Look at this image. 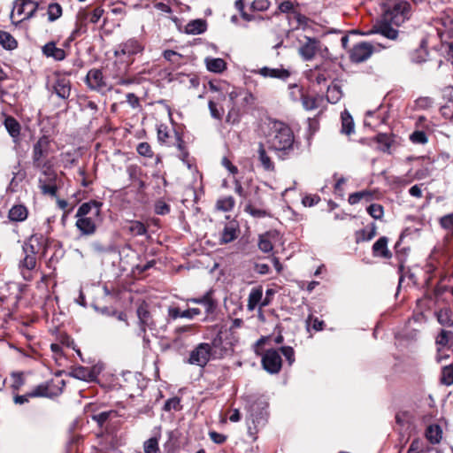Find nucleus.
Here are the masks:
<instances>
[{
	"label": "nucleus",
	"instance_id": "obj_28",
	"mask_svg": "<svg viewBox=\"0 0 453 453\" xmlns=\"http://www.w3.org/2000/svg\"><path fill=\"white\" fill-rule=\"evenodd\" d=\"M263 296L262 288H254L251 289L249 297L247 308L249 311H253L257 305L261 302Z\"/></svg>",
	"mask_w": 453,
	"mask_h": 453
},
{
	"label": "nucleus",
	"instance_id": "obj_3",
	"mask_svg": "<svg viewBox=\"0 0 453 453\" xmlns=\"http://www.w3.org/2000/svg\"><path fill=\"white\" fill-rule=\"evenodd\" d=\"M102 203L92 200L82 203L76 212V227L82 234L91 235L96 230L97 224L101 221Z\"/></svg>",
	"mask_w": 453,
	"mask_h": 453
},
{
	"label": "nucleus",
	"instance_id": "obj_35",
	"mask_svg": "<svg viewBox=\"0 0 453 453\" xmlns=\"http://www.w3.org/2000/svg\"><path fill=\"white\" fill-rule=\"evenodd\" d=\"M0 44L7 50H13L17 47V41L11 34L0 31Z\"/></svg>",
	"mask_w": 453,
	"mask_h": 453
},
{
	"label": "nucleus",
	"instance_id": "obj_20",
	"mask_svg": "<svg viewBox=\"0 0 453 453\" xmlns=\"http://www.w3.org/2000/svg\"><path fill=\"white\" fill-rule=\"evenodd\" d=\"M43 54L48 58H52L55 60L60 61L65 58V52L63 49L56 47L53 42L46 43L42 47Z\"/></svg>",
	"mask_w": 453,
	"mask_h": 453
},
{
	"label": "nucleus",
	"instance_id": "obj_25",
	"mask_svg": "<svg viewBox=\"0 0 453 453\" xmlns=\"http://www.w3.org/2000/svg\"><path fill=\"white\" fill-rule=\"evenodd\" d=\"M8 218L11 221H23L27 218V210L24 205H14L10 209Z\"/></svg>",
	"mask_w": 453,
	"mask_h": 453
},
{
	"label": "nucleus",
	"instance_id": "obj_37",
	"mask_svg": "<svg viewBox=\"0 0 453 453\" xmlns=\"http://www.w3.org/2000/svg\"><path fill=\"white\" fill-rule=\"evenodd\" d=\"M163 57L165 60L177 66L181 65L183 59L181 54L172 50H164Z\"/></svg>",
	"mask_w": 453,
	"mask_h": 453
},
{
	"label": "nucleus",
	"instance_id": "obj_48",
	"mask_svg": "<svg viewBox=\"0 0 453 453\" xmlns=\"http://www.w3.org/2000/svg\"><path fill=\"white\" fill-rule=\"evenodd\" d=\"M367 212L373 219H380L383 217L384 210L380 204L372 203L367 207Z\"/></svg>",
	"mask_w": 453,
	"mask_h": 453
},
{
	"label": "nucleus",
	"instance_id": "obj_40",
	"mask_svg": "<svg viewBox=\"0 0 453 453\" xmlns=\"http://www.w3.org/2000/svg\"><path fill=\"white\" fill-rule=\"evenodd\" d=\"M28 395L31 397H50L49 386L44 383L40 384L28 392Z\"/></svg>",
	"mask_w": 453,
	"mask_h": 453
},
{
	"label": "nucleus",
	"instance_id": "obj_49",
	"mask_svg": "<svg viewBox=\"0 0 453 453\" xmlns=\"http://www.w3.org/2000/svg\"><path fill=\"white\" fill-rule=\"evenodd\" d=\"M39 188L42 192L45 195L56 196L57 194V185L56 181H43L42 183H39Z\"/></svg>",
	"mask_w": 453,
	"mask_h": 453
},
{
	"label": "nucleus",
	"instance_id": "obj_60",
	"mask_svg": "<svg viewBox=\"0 0 453 453\" xmlns=\"http://www.w3.org/2000/svg\"><path fill=\"white\" fill-rule=\"evenodd\" d=\"M164 410L165 411H170L172 410L178 411L180 410V399L178 397H173L168 399L164 405Z\"/></svg>",
	"mask_w": 453,
	"mask_h": 453
},
{
	"label": "nucleus",
	"instance_id": "obj_54",
	"mask_svg": "<svg viewBox=\"0 0 453 453\" xmlns=\"http://www.w3.org/2000/svg\"><path fill=\"white\" fill-rule=\"evenodd\" d=\"M258 248L261 251L268 253L273 250V246L266 235H261L259 237Z\"/></svg>",
	"mask_w": 453,
	"mask_h": 453
},
{
	"label": "nucleus",
	"instance_id": "obj_31",
	"mask_svg": "<svg viewBox=\"0 0 453 453\" xmlns=\"http://www.w3.org/2000/svg\"><path fill=\"white\" fill-rule=\"evenodd\" d=\"M342 133L350 134L354 132V121L350 114L344 111L342 112Z\"/></svg>",
	"mask_w": 453,
	"mask_h": 453
},
{
	"label": "nucleus",
	"instance_id": "obj_38",
	"mask_svg": "<svg viewBox=\"0 0 453 453\" xmlns=\"http://www.w3.org/2000/svg\"><path fill=\"white\" fill-rule=\"evenodd\" d=\"M113 417H116V411H107L92 415V419L95 420L100 427H103L106 421Z\"/></svg>",
	"mask_w": 453,
	"mask_h": 453
},
{
	"label": "nucleus",
	"instance_id": "obj_1",
	"mask_svg": "<svg viewBox=\"0 0 453 453\" xmlns=\"http://www.w3.org/2000/svg\"><path fill=\"white\" fill-rule=\"evenodd\" d=\"M411 17V4L404 0H395L388 4L382 19L364 35L380 34L390 40H395L398 31L392 26L399 27Z\"/></svg>",
	"mask_w": 453,
	"mask_h": 453
},
{
	"label": "nucleus",
	"instance_id": "obj_53",
	"mask_svg": "<svg viewBox=\"0 0 453 453\" xmlns=\"http://www.w3.org/2000/svg\"><path fill=\"white\" fill-rule=\"evenodd\" d=\"M11 376L12 379V388L13 390H19L25 384L23 373L19 372H14L11 374Z\"/></svg>",
	"mask_w": 453,
	"mask_h": 453
},
{
	"label": "nucleus",
	"instance_id": "obj_6",
	"mask_svg": "<svg viewBox=\"0 0 453 453\" xmlns=\"http://www.w3.org/2000/svg\"><path fill=\"white\" fill-rule=\"evenodd\" d=\"M38 5L34 0H16L10 14L12 24L18 25L31 19L36 12Z\"/></svg>",
	"mask_w": 453,
	"mask_h": 453
},
{
	"label": "nucleus",
	"instance_id": "obj_44",
	"mask_svg": "<svg viewBox=\"0 0 453 453\" xmlns=\"http://www.w3.org/2000/svg\"><path fill=\"white\" fill-rule=\"evenodd\" d=\"M144 453H160L158 440L156 437L148 439L143 443Z\"/></svg>",
	"mask_w": 453,
	"mask_h": 453
},
{
	"label": "nucleus",
	"instance_id": "obj_23",
	"mask_svg": "<svg viewBox=\"0 0 453 453\" xmlns=\"http://www.w3.org/2000/svg\"><path fill=\"white\" fill-rule=\"evenodd\" d=\"M257 157L261 163V165L265 171H273L274 164L271 160L270 157L267 155L265 146L261 142L258 143Z\"/></svg>",
	"mask_w": 453,
	"mask_h": 453
},
{
	"label": "nucleus",
	"instance_id": "obj_29",
	"mask_svg": "<svg viewBox=\"0 0 453 453\" xmlns=\"http://www.w3.org/2000/svg\"><path fill=\"white\" fill-rule=\"evenodd\" d=\"M186 33L189 35H200L206 30V22L203 19H195L186 26Z\"/></svg>",
	"mask_w": 453,
	"mask_h": 453
},
{
	"label": "nucleus",
	"instance_id": "obj_59",
	"mask_svg": "<svg viewBox=\"0 0 453 453\" xmlns=\"http://www.w3.org/2000/svg\"><path fill=\"white\" fill-rule=\"evenodd\" d=\"M411 142L418 144H425L427 142V137L423 131H415L410 136Z\"/></svg>",
	"mask_w": 453,
	"mask_h": 453
},
{
	"label": "nucleus",
	"instance_id": "obj_57",
	"mask_svg": "<svg viewBox=\"0 0 453 453\" xmlns=\"http://www.w3.org/2000/svg\"><path fill=\"white\" fill-rule=\"evenodd\" d=\"M139 155L152 157L153 152L151 150L150 145L148 142H140L136 149Z\"/></svg>",
	"mask_w": 453,
	"mask_h": 453
},
{
	"label": "nucleus",
	"instance_id": "obj_30",
	"mask_svg": "<svg viewBox=\"0 0 453 453\" xmlns=\"http://www.w3.org/2000/svg\"><path fill=\"white\" fill-rule=\"evenodd\" d=\"M4 127L8 131L9 134L16 139L19 137L20 134V125L19 123L12 117H7L4 119Z\"/></svg>",
	"mask_w": 453,
	"mask_h": 453
},
{
	"label": "nucleus",
	"instance_id": "obj_9",
	"mask_svg": "<svg viewBox=\"0 0 453 453\" xmlns=\"http://www.w3.org/2000/svg\"><path fill=\"white\" fill-rule=\"evenodd\" d=\"M263 368L271 374L280 372L282 366L281 357L277 349H267L262 357Z\"/></svg>",
	"mask_w": 453,
	"mask_h": 453
},
{
	"label": "nucleus",
	"instance_id": "obj_43",
	"mask_svg": "<svg viewBox=\"0 0 453 453\" xmlns=\"http://www.w3.org/2000/svg\"><path fill=\"white\" fill-rule=\"evenodd\" d=\"M441 382L446 386L453 384V365H446L442 368Z\"/></svg>",
	"mask_w": 453,
	"mask_h": 453
},
{
	"label": "nucleus",
	"instance_id": "obj_33",
	"mask_svg": "<svg viewBox=\"0 0 453 453\" xmlns=\"http://www.w3.org/2000/svg\"><path fill=\"white\" fill-rule=\"evenodd\" d=\"M342 92L340 86L337 84L328 86L326 93V100L328 103L336 104L342 98Z\"/></svg>",
	"mask_w": 453,
	"mask_h": 453
},
{
	"label": "nucleus",
	"instance_id": "obj_41",
	"mask_svg": "<svg viewBox=\"0 0 453 453\" xmlns=\"http://www.w3.org/2000/svg\"><path fill=\"white\" fill-rule=\"evenodd\" d=\"M240 109L239 105H231L228 113L226 117V122L230 125H235L240 121Z\"/></svg>",
	"mask_w": 453,
	"mask_h": 453
},
{
	"label": "nucleus",
	"instance_id": "obj_55",
	"mask_svg": "<svg viewBox=\"0 0 453 453\" xmlns=\"http://www.w3.org/2000/svg\"><path fill=\"white\" fill-rule=\"evenodd\" d=\"M282 355L285 357L289 365H292L295 362V351L290 346H283L280 349Z\"/></svg>",
	"mask_w": 453,
	"mask_h": 453
},
{
	"label": "nucleus",
	"instance_id": "obj_51",
	"mask_svg": "<svg viewBox=\"0 0 453 453\" xmlns=\"http://www.w3.org/2000/svg\"><path fill=\"white\" fill-rule=\"evenodd\" d=\"M377 142L380 146V150L382 151H388L391 146V139L386 134H379L377 135Z\"/></svg>",
	"mask_w": 453,
	"mask_h": 453
},
{
	"label": "nucleus",
	"instance_id": "obj_47",
	"mask_svg": "<svg viewBox=\"0 0 453 453\" xmlns=\"http://www.w3.org/2000/svg\"><path fill=\"white\" fill-rule=\"evenodd\" d=\"M87 32V26L82 22H76L75 28L72 31L70 36L68 37V42H73L78 37L81 36L83 34Z\"/></svg>",
	"mask_w": 453,
	"mask_h": 453
},
{
	"label": "nucleus",
	"instance_id": "obj_11",
	"mask_svg": "<svg viewBox=\"0 0 453 453\" xmlns=\"http://www.w3.org/2000/svg\"><path fill=\"white\" fill-rule=\"evenodd\" d=\"M372 54V46L368 42L356 44L350 51V59L355 63H361L368 59Z\"/></svg>",
	"mask_w": 453,
	"mask_h": 453
},
{
	"label": "nucleus",
	"instance_id": "obj_50",
	"mask_svg": "<svg viewBox=\"0 0 453 453\" xmlns=\"http://www.w3.org/2000/svg\"><path fill=\"white\" fill-rule=\"evenodd\" d=\"M173 138L175 140L176 146H177L178 150L180 152V159L184 163H186L187 162V157L188 156V151H186V150L184 148V142L182 141L180 136L176 132H173Z\"/></svg>",
	"mask_w": 453,
	"mask_h": 453
},
{
	"label": "nucleus",
	"instance_id": "obj_52",
	"mask_svg": "<svg viewBox=\"0 0 453 453\" xmlns=\"http://www.w3.org/2000/svg\"><path fill=\"white\" fill-rule=\"evenodd\" d=\"M307 326H311L315 331H322L324 329V321L319 319L313 315H309L306 319Z\"/></svg>",
	"mask_w": 453,
	"mask_h": 453
},
{
	"label": "nucleus",
	"instance_id": "obj_13",
	"mask_svg": "<svg viewBox=\"0 0 453 453\" xmlns=\"http://www.w3.org/2000/svg\"><path fill=\"white\" fill-rule=\"evenodd\" d=\"M50 140L47 136H42L34 145L33 148V164L39 165L42 163V158L48 154Z\"/></svg>",
	"mask_w": 453,
	"mask_h": 453
},
{
	"label": "nucleus",
	"instance_id": "obj_21",
	"mask_svg": "<svg viewBox=\"0 0 453 453\" xmlns=\"http://www.w3.org/2000/svg\"><path fill=\"white\" fill-rule=\"evenodd\" d=\"M125 229L133 236H141L147 233V227L139 220L127 221Z\"/></svg>",
	"mask_w": 453,
	"mask_h": 453
},
{
	"label": "nucleus",
	"instance_id": "obj_58",
	"mask_svg": "<svg viewBox=\"0 0 453 453\" xmlns=\"http://www.w3.org/2000/svg\"><path fill=\"white\" fill-rule=\"evenodd\" d=\"M171 137L169 131L167 130V127L159 126L157 128V139L162 143H169L168 139Z\"/></svg>",
	"mask_w": 453,
	"mask_h": 453
},
{
	"label": "nucleus",
	"instance_id": "obj_63",
	"mask_svg": "<svg viewBox=\"0 0 453 453\" xmlns=\"http://www.w3.org/2000/svg\"><path fill=\"white\" fill-rule=\"evenodd\" d=\"M170 206L164 201L159 200L155 203V212L158 215H165L169 213Z\"/></svg>",
	"mask_w": 453,
	"mask_h": 453
},
{
	"label": "nucleus",
	"instance_id": "obj_36",
	"mask_svg": "<svg viewBox=\"0 0 453 453\" xmlns=\"http://www.w3.org/2000/svg\"><path fill=\"white\" fill-rule=\"evenodd\" d=\"M235 201L233 196H228L222 197L217 201V209L222 211H230L233 210Z\"/></svg>",
	"mask_w": 453,
	"mask_h": 453
},
{
	"label": "nucleus",
	"instance_id": "obj_32",
	"mask_svg": "<svg viewBox=\"0 0 453 453\" xmlns=\"http://www.w3.org/2000/svg\"><path fill=\"white\" fill-rule=\"evenodd\" d=\"M206 67L210 72L221 73L226 69V62L222 58H206Z\"/></svg>",
	"mask_w": 453,
	"mask_h": 453
},
{
	"label": "nucleus",
	"instance_id": "obj_10",
	"mask_svg": "<svg viewBox=\"0 0 453 453\" xmlns=\"http://www.w3.org/2000/svg\"><path fill=\"white\" fill-rule=\"evenodd\" d=\"M50 95H56L58 98L66 101L71 95L72 85L68 78L57 77L53 82L48 86Z\"/></svg>",
	"mask_w": 453,
	"mask_h": 453
},
{
	"label": "nucleus",
	"instance_id": "obj_61",
	"mask_svg": "<svg viewBox=\"0 0 453 453\" xmlns=\"http://www.w3.org/2000/svg\"><path fill=\"white\" fill-rule=\"evenodd\" d=\"M81 440V437L80 435H73L66 445V451L67 453H76L77 451V444Z\"/></svg>",
	"mask_w": 453,
	"mask_h": 453
},
{
	"label": "nucleus",
	"instance_id": "obj_16",
	"mask_svg": "<svg viewBox=\"0 0 453 453\" xmlns=\"http://www.w3.org/2000/svg\"><path fill=\"white\" fill-rule=\"evenodd\" d=\"M137 316L139 319V325H140V333L139 334H143V342L145 344H148L150 342V340L148 336L146 335V326H150V320H151V317L150 312L148 311L146 306L140 305L137 309Z\"/></svg>",
	"mask_w": 453,
	"mask_h": 453
},
{
	"label": "nucleus",
	"instance_id": "obj_26",
	"mask_svg": "<svg viewBox=\"0 0 453 453\" xmlns=\"http://www.w3.org/2000/svg\"><path fill=\"white\" fill-rule=\"evenodd\" d=\"M237 224L235 222H230L226 225L221 234L220 241L222 243H229L237 237Z\"/></svg>",
	"mask_w": 453,
	"mask_h": 453
},
{
	"label": "nucleus",
	"instance_id": "obj_62",
	"mask_svg": "<svg viewBox=\"0 0 453 453\" xmlns=\"http://www.w3.org/2000/svg\"><path fill=\"white\" fill-rule=\"evenodd\" d=\"M270 2L268 0H254L251 3V9L254 11L263 12L269 8Z\"/></svg>",
	"mask_w": 453,
	"mask_h": 453
},
{
	"label": "nucleus",
	"instance_id": "obj_2",
	"mask_svg": "<svg viewBox=\"0 0 453 453\" xmlns=\"http://www.w3.org/2000/svg\"><path fill=\"white\" fill-rule=\"evenodd\" d=\"M268 142L271 149L275 150L279 157L284 158L294 151L295 137L291 128L280 121L273 123Z\"/></svg>",
	"mask_w": 453,
	"mask_h": 453
},
{
	"label": "nucleus",
	"instance_id": "obj_5",
	"mask_svg": "<svg viewBox=\"0 0 453 453\" xmlns=\"http://www.w3.org/2000/svg\"><path fill=\"white\" fill-rule=\"evenodd\" d=\"M209 85L211 90L217 92L218 96H219L221 100H225L226 96H227L231 105H239V97H241V100L245 104H249L253 100V96L250 93L243 89L235 88L226 81H211Z\"/></svg>",
	"mask_w": 453,
	"mask_h": 453
},
{
	"label": "nucleus",
	"instance_id": "obj_42",
	"mask_svg": "<svg viewBox=\"0 0 453 453\" xmlns=\"http://www.w3.org/2000/svg\"><path fill=\"white\" fill-rule=\"evenodd\" d=\"M289 97L293 102H299L302 100L304 92L303 88L297 84H290L288 86Z\"/></svg>",
	"mask_w": 453,
	"mask_h": 453
},
{
	"label": "nucleus",
	"instance_id": "obj_19",
	"mask_svg": "<svg viewBox=\"0 0 453 453\" xmlns=\"http://www.w3.org/2000/svg\"><path fill=\"white\" fill-rule=\"evenodd\" d=\"M34 166L42 173L39 178V183H42L43 181H56L57 174L49 162H42L39 164V165Z\"/></svg>",
	"mask_w": 453,
	"mask_h": 453
},
{
	"label": "nucleus",
	"instance_id": "obj_7",
	"mask_svg": "<svg viewBox=\"0 0 453 453\" xmlns=\"http://www.w3.org/2000/svg\"><path fill=\"white\" fill-rule=\"evenodd\" d=\"M143 50V45L135 38H130L127 41L118 45L114 50L115 57L119 58H131L133 56L141 53Z\"/></svg>",
	"mask_w": 453,
	"mask_h": 453
},
{
	"label": "nucleus",
	"instance_id": "obj_56",
	"mask_svg": "<svg viewBox=\"0 0 453 453\" xmlns=\"http://www.w3.org/2000/svg\"><path fill=\"white\" fill-rule=\"evenodd\" d=\"M244 211L255 218H263L266 216V211L265 210L253 207L250 202L245 205Z\"/></svg>",
	"mask_w": 453,
	"mask_h": 453
},
{
	"label": "nucleus",
	"instance_id": "obj_22",
	"mask_svg": "<svg viewBox=\"0 0 453 453\" xmlns=\"http://www.w3.org/2000/svg\"><path fill=\"white\" fill-rule=\"evenodd\" d=\"M324 98L321 96H311L306 94L303 95L301 103L306 111H312L320 107Z\"/></svg>",
	"mask_w": 453,
	"mask_h": 453
},
{
	"label": "nucleus",
	"instance_id": "obj_24",
	"mask_svg": "<svg viewBox=\"0 0 453 453\" xmlns=\"http://www.w3.org/2000/svg\"><path fill=\"white\" fill-rule=\"evenodd\" d=\"M221 99L219 98V96H216L214 97H212L211 99L209 100V103H208V108H209V111H210V114L211 116V118H213L214 119H217V120H221L222 118H223V115H224V108L223 107H219V101H220Z\"/></svg>",
	"mask_w": 453,
	"mask_h": 453
},
{
	"label": "nucleus",
	"instance_id": "obj_8",
	"mask_svg": "<svg viewBox=\"0 0 453 453\" xmlns=\"http://www.w3.org/2000/svg\"><path fill=\"white\" fill-rule=\"evenodd\" d=\"M38 242L37 237L31 236L27 242L22 246L23 253L25 255L24 258L20 260L19 266L21 269H27L28 271L33 270L36 265L35 255L37 250L34 246V242Z\"/></svg>",
	"mask_w": 453,
	"mask_h": 453
},
{
	"label": "nucleus",
	"instance_id": "obj_12",
	"mask_svg": "<svg viewBox=\"0 0 453 453\" xmlns=\"http://www.w3.org/2000/svg\"><path fill=\"white\" fill-rule=\"evenodd\" d=\"M319 41L316 38L305 37V42L298 50L300 56L305 61L311 60L319 48Z\"/></svg>",
	"mask_w": 453,
	"mask_h": 453
},
{
	"label": "nucleus",
	"instance_id": "obj_15",
	"mask_svg": "<svg viewBox=\"0 0 453 453\" xmlns=\"http://www.w3.org/2000/svg\"><path fill=\"white\" fill-rule=\"evenodd\" d=\"M86 83L89 88L96 91H102L106 87L104 75L99 69H91L86 76Z\"/></svg>",
	"mask_w": 453,
	"mask_h": 453
},
{
	"label": "nucleus",
	"instance_id": "obj_14",
	"mask_svg": "<svg viewBox=\"0 0 453 453\" xmlns=\"http://www.w3.org/2000/svg\"><path fill=\"white\" fill-rule=\"evenodd\" d=\"M251 73L259 74L264 78L279 79L281 81H287L290 76V72L285 68H271L264 66L257 70H253Z\"/></svg>",
	"mask_w": 453,
	"mask_h": 453
},
{
	"label": "nucleus",
	"instance_id": "obj_27",
	"mask_svg": "<svg viewBox=\"0 0 453 453\" xmlns=\"http://www.w3.org/2000/svg\"><path fill=\"white\" fill-rule=\"evenodd\" d=\"M426 436L432 444H437L441 440L442 430L439 425H430L426 428Z\"/></svg>",
	"mask_w": 453,
	"mask_h": 453
},
{
	"label": "nucleus",
	"instance_id": "obj_34",
	"mask_svg": "<svg viewBox=\"0 0 453 453\" xmlns=\"http://www.w3.org/2000/svg\"><path fill=\"white\" fill-rule=\"evenodd\" d=\"M72 375L81 380H92L94 379L93 372L88 368L83 366L74 368Z\"/></svg>",
	"mask_w": 453,
	"mask_h": 453
},
{
	"label": "nucleus",
	"instance_id": "obj_64",
	"mask_svg": "<svg viewBox=\"0 0 453 453\" xmlns=\"http://www.w3.org/2000/svg\"><path fill=\"white\" fill-rule=\"evenodd\" d=\"M440 224L444 229L453 228V213L447 214L441 218Z\"/></svg>",
	"mask_w": 453,
	"mask_h": 453
},
{
	"label": "nucleus",
	"instance_id": "obj_45",
	"mask_svg": "<svg viewBox=\"0 0 453 453\" xmlns=\"http://www.w3.org/2000/svg\"><path fill=\"white\" fill-rule=\"evenodd\" d=\"M62 15V7L57 3H52L48 7V16L50 21H55Z\"/></svg>",
	"mask_w": 453,
	"mask_h": 453
},
{
	"label": "nucleus",
	"instance_id": "obj_18",
	"mask_svg": "<svg viewBox=\"0 0 453 453\" xmlns=\"http://www.w3.org/2000/svg\"><path fill=\"white\" fill-rule=\"evenodd\" d=\"M427 41L422 39L419 47L411 53V60L416 64H421L427 60Z\"/></svg>",
	"mask_w": 453,
	"mask_h": 453
},
{
	"label": "nucleus",
	"instance_id": "obj_4",
	"mask_svg": "<svg viewBox=\"0 0 453 453\" xmlns=\"http://www.w3.org/2000/svg\"><path fill=\"white\" fill-rule=\"evenodd\" d=\"M221 337H215L211 343H199L189 353L188 363L200 367H204L211 358H216L223 355L222 350H219L221 344Z\"/></svg>",
	"mask_w": 453,
	"mask_h": 453
},
{
	"label": "nucleus",
	"instance_id": "obj_17",
	"mask_svg": "<svg viewBox=\"0 0 453 453\" xmlns=\"http://www.w3.org/2000/svg\"><path fill=\"white\" fill-rule=\"evenodd\" d=\"M388 239L385 236L379 238L372 246V253L374 257H381L390 258L391 252L388 249Z\"/></svg>",
	"mask_w": 453,
	"mask_h": 453
},
{
	"label": "nucleus",
	"instance_id": "obj_46",
	"mask_svg": "<svg viewBox=\"0 0 453 453\" xmlns=\"http://www.w3.org/2000/svg\"><path fill=\"white\" fill-rule=\"evenodd\" d=\"M279 10L283 13H295L299 23L304 19V17L294 12V4L290 1H284L279 5Z\"/></svg>",
	"mask_w": 453,
	"mask_h": 453
},
{
	"label": "nucleus",
	"instance_id": "obj_39",
	"mask_svg": "<svg viewBox=\"0 0 453 453\" xmlns=\"http://www.w3.org/2000/svg\"><path fill=\"white\" fill-rule=\"evenodd\" d=\"M196 333V326L193 325L177 327L174 331L175 336L173 338V342L177 344L180 341H181V335L184 334H195Z\"/></svg>",
	"mask_w": 453,
	"mask_h": 453
}]
</instances>
